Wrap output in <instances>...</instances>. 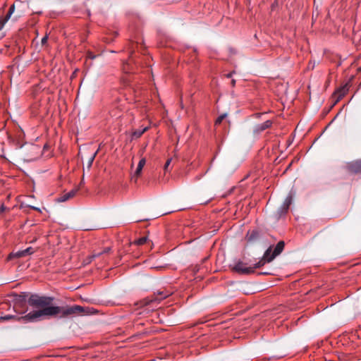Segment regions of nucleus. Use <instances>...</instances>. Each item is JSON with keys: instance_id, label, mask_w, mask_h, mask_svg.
I'll list each match as a JSON object with an SVG mask.
<instances>
[{"instance_id": "nucleus-1", "label": "nucleus", "mask_w": 361, "mask_h": 361, "mask_svg": "<svg viewBox=\"0 0 361 361\" xmlns=\"http://www.w3.org/2000/svg\"><path fill=\"white\" fill-rule=\"evenodd\" d=\"M54 298L32 295L28 298V304L35 310L25 316L18 317L16 315L6 314L0 316V322L9 320L35 322L44 319L59 316L66 318L71 316L88 314L89 308L85 309L80 305L56 306L53 303Z\"/></svg>"}, {"instance_id": "nucleus-2", "label": "nucleus", "mask_w": 361, "mask_h": 361, "mask_svg": "<svg viewBox=\"0 0 361 361\" xmlns=\"http://www.w3.org/2000/svg\"><path fill=\"white\" fill-rule=\"evenodd\" d=\"M171 294V291L161 290L154 293L153 295L143 299L140 302V305L142 307H149V308L154 309L157 307V305L164 299L166 298Z\"/></svg>"}, {"instance_id": "nucleus-3", "label": "nucleus", "mask_w": 361, "mask_h": 361, "mask_svg": "<svg viewBox=\"0 0 361 361\" xmlns=\"http://www.w3.org/2000/svg\"><path fill=\"white\" fill-rule=\"evenodd\" d=\"M247 263L238 260L233 265L231 266L232 271L240 274H250L254 273L255 269L263 266V262L260 260L253 265L247 266Z\"/></svg>"}, {"instance_id": "nucleus-4", "label": "nucleus", "mask_w": 361, "mask_h": 361, "mask_svg": "<svg viewBox=\"0 0 361 361\" xmlns=\"http://www.w3.org/2000/svg\"><path fill=\"white\" fill-rule=\"evenodd\" d=\"M285 243L283 240L279 241L275 246L274 250L273 247L270 246L264 252L260 262H263V266L266 263L271 262L276 257L279 255L284 249Z\"/></svg>"}, {"instance_id": "nucleus-5", "label": "nucleus", "mask_w": 361, "mask_h": 361, "mask_svg": "<svg viewBox=\"0 0 361 361\" xmlns=\"http://www.w3.org/2000/svg\"><path fill=\"white\" fill-rule=\"evenodd\" d=\"M294 195L295 193L292 190L288 193L283 204L279 209V216L284 215L288 212L289 207L293 202Z\"/></svg>"}, {"instance_id": "nucleus-6", "label": "nucleus", "mask_w": 361, "mask_h": 361, "mask_svg": "<svg viewBox=\"0 0 361 361\" xmlns=\"http://www.w3.org/2000/svg\"><path fill=\"white\" fill-rule=\"evenodd\" d=\"M15 11V5H11L7 13L5 16H0V39H2L5 36V33L4 32H1L4 25L8 22V20L10 19L11 15Z\"/></svg>"}, {"instance_id": "nucleus-7", "label": "nucleus", "mask_w": 361, "mask_h": 361, "mask_svg": "<svg viewBox=\"0 0 361 361\" xmlns=\"http://www.w3.org/2000/svg\"><path fill=\"white\" fill-rule=\"evenodd\" d=\"M346 169L351 173H361V159L348 163Z\"/></svg>"}, {"instance_id": "nucleus-8", "label": "nucleus", "mask_w": 361, "mask_h": 361, "mask_svg": "<svg viewBox=\"0 0 361 361\" xmlns=\"http://www.w3.org/2000/svg\"><path fill=\"white\" fill-rule=\"evenodd\" d=\"M350 85L348 83H345L342 87L337 89L334 93L333 97L335 98V102H338L340 101L348 92Z\"/></svg>"}, {"instance_id": "nucleus-9", "label": "nucleus", "mask_w": 361, "mask_h": 361, "mask_svg": "<svg viewBox=\"0 0 361 361\" xmlns=\"http://www.w3.org/2000/svg\"><path fill=\"white\" fill-rule=\"evenodd\" d=\"M259 237V233L257 230L249 231L246 235V239L248 242H254Z\"/></svg>"}, {"instance_id": "nucleus-10", "label": "nucleus", "mask_w": 361, "mask_h": 361, "mask_svg": "<svg viewBox=\"0 0 361 361\" xmlns=\"http://www.w3.org/2000/svg\"><path fill=\"white\" fill-rule=\"evenodd\" d=\"M272 125V121L270 120H267L263 123L259 124L256 126L255 130L258 133L262 132L264 130L270 128Z\"/></svg>"}, {"instance_id": "nucleus-11", "label": "nucleus", "mask_w": 361, "mask_h": 361, "mask_svg": "<svg viewBox=\"0 0 361 361\" xmlns=\"http://www.w3.org/2000/svg\"><path fill=\"white\" fill-rule=\"evenodd\" d=\"M149 128V126H146V127H143L140 129H137V130H135L132 133V138L137 139V138L140 137L142 135V134H144L147 130H148Z\"/></svg>"}, {"instance_id": "nucleus-12", "label": "nucleus", "mask_w": 361, "mask_h": 361, "mask_svg": "<svg viewBox=\"0 0 361 361\" xmlns=\"http://www.w3.org/2000/svg\"><path fill=\"white\" fill-rule=\"evenodd\" d=\"M78 190H79V188H78L76 189H73L71 191L66 193L65 195H63L61 197V201L64 202V201H66L68 199L74 197L75 195V194L78 192Z\"/></svg>"}, {"instance_id": "nucleus-13", "label": "nucleus", "mask_w": 361, "mask_h": 361, "mask_svg": "<svg viewBox=\"0 0 361 361\" xmlns=\"http://www.w3.org/2000/svg\"><path fill=\"white\" fill-rule=\"evenodd\" d=\"M25 257V254H24V251L23 250H19L18 252H11L9 254L8 257V260H11L13 258H20V257Z\"/></svg>"}, {"instance_id": "nucleus-14", "label": "nucleus", "mask_w": 361, "mask_h": 361, "mask_svg": "<svg viewBox=\"0 0 361 361\" xmlns=\"http://www.w3.org/2000/svg\"><path fill=\"white\" fill-rule=\"evenodd\" d=\"M148 240V238L147 236H142L137 240H135L133 244L134 245H142L144 244H145Z\"/></svg>"}, {"instance_id": "nucleus-15", "label": "nucleus", "mask_w": 361, "mask_h": 361, "mask_svg": "<svg viewBox=\"0 0 361 361\" xmlns=\"http://www.w3.org/2000/svg\"><path fill=\"white\" fill-rule=\"evenodd\" d=\"M111 248L110 247H106L103 250L102 252H95L94 253L91 257L92 258H96V257H99L102 254H104V253H108L109 251H110Z\"/></svg>"}, {"instance_id": "nucleus-16", "label": "nucleus", "mask_w": 361, "mask_h": 361, "mask_svg": "<svg viewBox=\"0 0 361 361\" xmlns=\"http://www.w3.org/2000/svg\"><path fill=\"white\" fill-rule=\"evenodd\" d=\"M226 117V114H223L221 115H220L215 121V124L216 125H219L220 124L223 120Z\"/></svg>"}, {"instance_id": "nucleus-17", "label": "nucleus", "mask_w": 361, "mask_h": 361, "mask_svg": "<svg viewBox=\"0 0 361 361\" xmlns=\"http://www.w3.org/2000/svg\"><path fill=\"white\" fill-rule=\"evenodd\" d=\"M23 251H24V254L25 256L32 255L35 252L34 249L31 247H29L23 250Z\"/></svg>"}, {"instance_id": "nucleus-18", "label": "nucleus", "mask_w": 361, "mask_h": 361, "mask_svg": "<svg viewBox=\"0 0 361 361\" xmlns=\"http://www.w3.org/2000/svg\"><path fill=\"white\" fill-rule=\"evenodd\" d=\"M142 169H143L142 166H140V165L137 164V169H136V170L135 171V176L138 177L141 174Z\"/></svg>"}, {"instance_id": "nucleus-19", "label": "nucleus", "mask_w": 361, "mask_h": 361, "mask_svg": "<svg viewBox=\"0 0 361 361\" xmlns=\"http://www.w3.org/2000/svg\"><path fill=\"white\" fill-rule=\"evenodd\" d=\"M171 160H172L171 158H169L166 160V161L164 166V170L165 171V172H167L169 171V166L171 162Z\"/></svg>"}, {"instance_id": "nucleus-20", "label": "nucleus", "mask_w": 361, "mask_h": 361, "mask_svg": "<svg viewBox=\"0 0 361 361\" xmlns=\"http://www.w3.org/2000/svg\"><path fill=\"white\" fill-rule=\"evenodd\" d=\"M145 164H146V159H145V158H142V159L140 160L139 163H138V164H139V165L142 166L143 167H144V166L145 165Z\"/></svg>"}, {"instance_id": "nucleus-21", "label": "nucleus", "mask_w": 361, "mask_h": 361, "mask_svg": "<svg viewBox=\"0 0 361 361\" xmlns=\"http://www.w3.org/2000/svg\"><path fill=\"white\" fill-rule=\"evenodd\" d=\"M7 209V208L4 206V204H2L0 207V215L4 212Z\"/></svg>"}, {"instance_id": "nucleus-22", "label": "nucleus", "mask_w": 361, "mask_h": 361, "mask_svg": "<svg viewBox=\"0 0 361 361\" xmlns=\"http://www.w3.org/2000/svg\"><path fill=\"white\" fill-rule=\"evenodd\" d=\"M94 157H95V154L90 159V161H88V166H87L88 167H91L92 162L94 161Z\"/></svg>"}, {"instance_id": "nucleus-23", "label": "nucleus", "mask_w": 361, "mask_h": 361, "mask_svg": "<svg viewBox=\"0 0 361 361\" xmlns=\"http://www.w3.org/2000/svg\"><path fill=\"white\" fill-rule=\"evenodd\" d=\"M47 39H48V37L47 36H44V37H42V44H45L47 42Z\"/></svg>"}, {"instance_id": "nucleus-24", "label": "nucleus", "mask_w": 361, "mask_h": 361, "mask_svg": "<svg viewBox=\"0 0 361 361\" xmlns=\"http://www.w3.org/2000/svg\"><path fill=\"white\" fill-rule=\"evenodd\" d=\"M87 57L89 59H93L95 58V55H94L92 52H88Z\"/></svg>"}, {"instance_id": "nucleus-25", "label": "nucleus", "mask_w": 361, "mask_h": 361, "mask_svg": "<svg viewBox=\"0 0 361 361\" xmlns=\"http://www.w3.org/2000/svg\"><path fill=\"white\" fill-rule=\"evenodd\" d=\"M30 208L34 209V210H36V211H38V212H40V209L39 208H37V207H35L34 206H30Z\"/></svg>"}, {"instance_id": "nucleus-26", "label": "nucleus", "mask_w": 361, "mask_h": 361, "mask_svg": "<svg viewBox=\"0 0 361 361\" xmlns=\"http://www.w3.org/2000/svg\"><path fill=\"white\" fill-rule=\"evenodd\" d=\"M84 185V180L82 179L81 182L80 183V186H82Z\"/></svg>"}, {"instance_id": "nucleus-27", "label": "nucleus", "mask_w": 361, "mask_h": 361, "mask_svg": "<svg viewBox=\"0 0 361 361\" xmlns=\"http://www.w3.org/2000/svg\"><path fill=\"white\" fill-rule=\"evenodd\" d=\"M235 81L234 80H232V85H235Z\"/></svg>"}, {"instance_id": "nucleus-28", "label": "nucleus", "mask_w": 361, "mask_h": 361, "mask_svg": "<svg viewBox=\"0 0 361 361\" xmlns=\"http://www.w3.org/2000/svg\"><path fill=\"white\" fill-rule=\"evenodd\" d=\"M231 76V73H228V74L227 75V77H228V78H230Z\"/></svg>"}]
</instances>
